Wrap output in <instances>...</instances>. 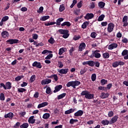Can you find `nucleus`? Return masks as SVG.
<instances>
[{"label":"nucleus","mask_w":128,"mask_h":128,"mask_svg":"<svg viewBox=\"0 0 128 128\" xmlns=\"http://www.w3.org/2000/svg\"><path fill=\"white\" fill-rule=\"evenodd\" d=\"M80 84V82L78 80H75V81H70L68 82L66 86L68 88H70V86H72L74 88H76V86H78Z\"/></svg>","instance_id":"f257e3e1"},{"label":"nucleus","mask_w":128,"mask_h":128,"mask_svg":"<svg viewBox=\"0 0 128 128\" xmlns=\"http://www.w3.org/2000/svg\"><path fill=\"white\" fill-rule=\"evenodd\" d=\"M80 94L81 96H84L85 98L87 100H92L94 97V94H90V92L88 90L82 91Z\"/></svg>","instance_id":"f03ea898"},{"label":"nucleus","mask_w":128,"mask_h":128,"mask_svg":"<svg viewBox=\"0 0 128 128\" xmlns=\"http://www.w3.org/2000/svg\"><path fill=\"white\" fill-rule=\"evenodd\" d=\"M100 50H96L95 51H92V54L91 55L88 56L89 58H100L102 55L98 53L100 52Z\"/></svg>","instance_id":"7ed1b4c3"},{"label":"nucleus","mask_w":128,"mask_h":128,"mask_svg":"<svg viewBox=\"0 0 128 128\" xmlns=\"http://www.w3.org/2000/svg\"><path fill=\"white\" fill-rule=\"evenodd\" d=\"M58 32L60 34H63L62 38H68V36H70L68 30L60 29L58 30Z\"/></svg>","instance_id":"20e7f679"},{"label":"nucleus","mask_w":128,"mask_h":128,"mask_svg":"<svg viewBox=\"0 0 128 128\" xmlns=\"http://www.w3.org/2000/svg\"><path fill=\"white\" fill-rule=\"evenodd\" d=\"M20 40L18 39H9L6 41L8 44H18Z\"/></svg>","instance_id":"39448f33"},{"label":"nucleus","mask_w":128,"mask_h":128,"mask_svg":"<svg viewBox=\"0 0 128 128\" xmlns=\"http://www.w3.org/2000/svg\"><path fill=\"white\" fill-rule=\"evenodd\" d=\"M124 62L122 61L116 62L112 64V66L113 68H118V66H124Z\"/></svg>","instance_id":"423d86ee"},{"label":"nucleus","mask_w":128,"mask_h":128,"mask_svg":"<svg viewBox=\"0 0 128 128\" xmlns=\"http://www.w3.org/2000/svg\"><path fill=\"white\" fill-rule=\"evenodd\" d=\"M114 24L110 22L108 24V27L107 28V30L108 32H112V30H114Z\"/></svg>","instance_id":"0eeeda50"},{"label":"nucleus","mask_w":128,"mask_h":128,"mask_svg":"<svg viewBox=\"0 0 128 128\" xmlns=\"http://www.w3.org/2000/svg\"><path fill=\"white\" fill-rule=\"evenodd\" d=\"M32 66L37 68H42V64H40V62H38L36 61H35L32 64Z\"/></svg>","instance_id":"6e6552de"},{"label":"nucleus","mask_w":128,"mask_h":128,"mask_svg":"<svg viewBox=\"0 0 128 128\" xmlns=\"http://www.w3.org/2000/svg\"><path fill=\"white\" fill-rule=\"evenodd\" d=\"M118 115L114 116L113 118H112L111 120L110 121V124H112L116 122H118Z\"/></svg>","instance_id":"1a4fd4ad"},{"label":"nucleus","mask_w":128,"mask_h":128,"mask_svg":"<svg viewBox=\"0 0 128 128\" xmlns=\"http://www.w3.org/2000/svg\"><path fill=\"white\" fill-rule=\"evenodd\" d=\"M50 82H52V80L48 78L43 80L41 81V84L42 86H44L45 84H50Z\"/></svg>","instance_id":"9d476101"},{"label":"nucleus","mask_w":128,"mask_h":128,"mask_svg":"<svg viewBox=\"0 0 128 128\" xmlns=\"http://www.w3.org/2000/svg\"><path fill=\"white\" fill-rule=\"evenodd\" d=\"M14 116V113L12 112H10L9 113L6 114L4 116V118H10V120H12V118Z\"/></svg>","instance_id":"9b49d317"},{"label":"nucleus","mask_w":128,"mask_h":128,"mask_svg":"<svg viewBox=\"0 0 128 128\" xmlns=\"http://www.w3.org/2000/svg\"><path fill=\"white\" fill-rule=\"evenodd\" d=\"M122 54L124 57V60H128V50H124L122 51Z\"/></svg>","instance_id":"f8f14e48"},{"label":"nucleus","mask_w":128,"mask_h":128,"mask_svg":"<svg viewBox=\"0 0 128 128\" xmlns=\"http://www.w3.org/2000/svg\"><path fill=\"white\" fill-rule=\"evenodd\" d=\"M8 18H9L8 16H4L2 18L1 22H0V26H4V22L8 20Z\"/></svg>","instance_id":"ddd939ff"},{"label":"nucleus","mask_w":128,"mask_h":128,"mask_svg":"<svg viewBox=\"0 0 128 128\" xmlns=\"http://www.w3.org/2000/svg\"><path fill=\"white\" fill-rule=\"evenodd\" d=\"M116 48H118V44L116 43H112L108 46V49L110 50Z\"/></svg>","instance_id":"4468645a"},{"label":"nucleus","mask_w":128,"mask_h":128,"mask_svg":"<svg viewBox=\"0 0 128 128\" xmlns=\"http://www.w3.org/2000/svg\"><path fill=\"white\" fill-rule=\"evenodd\" d=\"M58 72L62 74H66L68 72V68H62L58 70Z\"/></svg>","instance_id":"2eb2a0df"},{"label":"nucleus","mask_w":128,"mask_h":128,"mask_svg":"<svg viewBox=\"0 0 128 128\" xmlns=\"http://www.w3.org/2000/svg\"><path fill=\"white\" fill-rule=\"evenodd\" d=\"M62 88V85H58L54 88V90L53 91L54 93L60 92Z\"/></svg>","instance_id":"dca6fc26"},{"label":"nucleus","mask_w":128,"mask_h":128,"mask_svg":"<svg viewBox=\"0 0 128 128\" xmlns=\"http://www.w3.org/2000/svg\"><path fill=\"white\" fill-rule=\"evenodd\" d=\"M85 48H86V43L82 42L81 44H80L78 47L80 52H82V50H84Z\"/></svg>","instance_id":"f3484780"},{"label":"nucleus","mask_w":128,"mask_h":128,"mask_svg":"<svg viewBox=\"0 0 128 128\" xmlns=\"http://www.w3.org/2000/svg\"><path fill=\"white\" fill-rule=\"evenodd\" d=\"M34 118V116H31L28 119V122L32 124H34L36 122V119Z\"/></svg>","instance_id":"a211bd4d"},{"label":"nucleus","mask_w":128,"mask_h":128,"mask_svg":"<svg viewBox=\"0 0 128 128\" xmlns=\"http://www.w3.org/2000/svg\"><path fill=\"white\" fill-rule=\"evenodd\" d=\"M84 114V111L82 110H79L74 114V116H82Z\"/></svg>","instance_id":"6ab92c4d"},{"label":"nucleus","mask_w":128,"mask_h":128,"mask_svg":"<svg viewBox=\"0 0 128 128\" xmlns=\"http://www.w3.org/2000/svg\"><path fill=\"white\" fill-rule=\"evenodd\" d=\"M48 104V102H43L41 104H40L38 106V108H44V106H46Z\"/></svg>","instance_id":"aec40b11"},{"label":"nucleus","mask_w":128,"mask_h":128,"mask_svg":"<svg viewBox=\"0 0 128 128\" xmlns=\"http://www.w3.org/2000/svg\"><path fill=\"white\" fill-rule=\"evenodd\" d=\"M2 36L4 38H6L10 36V34H8V31H4L2 32Z\"/></svg>","instance_id":"412c9836"},{"label":"nucleus","mask_w":128,"mask_h":128,"mask_svg":"<svg viewBox=\"0 0 128 128\" xmlns=\"http://www.w3.org/2000/svg\"><path fill=\"white\" fill-rule=\"evenodd\" d=\"M108 93H104V92H102L100 94V98H102L103 100L104 98H108Z\"/></svg>","instance_id":"4be33fe9"},{"label":"nucleus","mask_w":128,"mask_h":128,"mask_svg":"<svg viewBox=\"0 0 128 128\" xmlns=\"http://www.w3.org/2000/svg\"><path fill=\"white\" fill-rule=\"evenodd\" d=\"M74 110H76V109L74 108H70L68 110L65 111L64 114H72V112H74Z\"/></svg>","instance_id":"5701e85b"},{"label":"nucleus","mask_w":128,"mask_h":128,"mask_svg":"<svg viewBox=\"0 0 128 128\" xmlns=\"http://www.w3.org/2000/svg\"><path fill=\"white\" fill-rule=\"evenodd\" d=\"M66 48H60L59 50V52H58V55L59 56H62L64 54V52H66Z\"/></svg>","instance_id":"b1692460"},{"label":"nucleus","mask_w":128,"mask_h":128,"mask_svg":"<svg viewBox=\"0 0 128 128\" xmlns=\"http://www.w3.org/2000/svg\"><path fill=\"white\" fill-rule=\"evenodd\" d=\"M64 22V18H59L57 19L56 22V26H60V22Z\"/></svg>","instance_id":"393cba45"},{"label":"nucleus","mask_w":128,"mask_h":128,"mask_svg":"<svg viewBox=\"0 0 128 128\" xmlns=\"http://www.w3.org/2000/svg\"><path fill=\"white\" fill-rule=\"evenodd\" d=\"M88 24H90V22L86 21L82 25V28L84 29L86 28V26H88Z\"/></svg>","instance_id":"a878e982"},{"label":"nucleus","mask_w":128,"mask_h":128,"mask_svg":"<svg viewBox=\"0 0 128 128\" xmlns=\"http://www.w3.org/2000/svg\"><path fill=\"white\" fill-rule=\"evenodd\" d=\"M50 18V16H42L40 18V20H42V22H44L46 20H48Z\"/></svg>","instance_id":"bb28decb"},{"label":"nucleus","mask_w":128,"mask_h":128,"mask_svg":"<svg viewBox=\"0 0 128 128\" xmlns=\"http://www.w3.org/2000/svg\"><path fill=\"white\" fill-rule=\"evenodd\" d=\"M6 90H10V88H12V83L10 82H6Z\"/></svg>","instance_id":"cd10ccee"},{"label":"nucleus","mask_w":128,"mask_h":128,"mask_svg":"<svg viewBox=\"0 0 128 128\" xmlns=\"http://www.w3.org/2000/svg\"><path fill=\"white\" fill-rule=\"evenodd\" d=\"M98 6L100 8H104V6H106V3H104V2H98Z\"/></svg>","instance_id":"c85d7f7f"},{"label":"nucleus","mask_w":128,"mask_h":128,"mask_svg":"<svg viewBox=\"0 0 128 128\" xmlns=\"http://www.w3.org/2000/svg\"><path fill=\"white\" fill-rule=\"evenodd\" d=\"M101 124H103V126H108V124H110V121H108V120H102L101 122Z\"/></svg>","instance_id":"c756f323"},{"label":"nucleus","mask_w":128,"mask_h":128,"mask_svg":"<svg viewBox=\"0 0 128 128\" xmlns=\"http://www.w3.org/2000/svg\"><path fill=\"white\" fill-rule=\"evenodd\" d=\"M70 26V22H65L61 24V26Z\"/></svg>","instance_id":"7c9ffc66"},{"label":"nucleus","mask_w":128,"mask_h":128,"mask_svg":"<svg viewBox=\"0 0 128 128\" xmlns=\"http://www.w3.org/2000/svg\"><path fill=\"white\" fill-rule=\"evenodd\" d=\"M104 18H106V16H104V14H101L100 16H99L98 18V22H102Z\"/></svg>","instance_id":"2f4dec72"},{"label":"nucleus","mask_w":128,"mask_h":128,"mask_svg":"<svg viewBox=\"0 0 128 128\" xmlns=\"http://www.w3.org/2000/svg\"><path fill=\"white\" fill-rule=\"evenodd\" d=\"M50 114L45 113L44 114V115L42 116V118L44 120H48V118H50Z\"/></svg>","instance_id":"473e14b6"},{"label":"nucleus","mask_w":128,"mask_h":128,"mask_svg":"<svg viewBox=\"0 0 128 128\" xmlns=\"http://www.w3.org/2000/svg\"><path fill=\"white\" fill-rule=\"evenodd\" d=\"M66 96V93H62V94H60L58 96V100H62V98H64Z\"/></svg>","instance_id":"72a5a7b5"},{"label":"nucleus","mask_w":128,"mask_h":128,"mask_svg":"<svg viewBox=\"0 0 128 128\" xmlns=\"http://www.w3.org/2000/svg\"><path fill=\"white\" fill-rule=\"evenodd\" d=\"M56 40H54V39L52 37H50V38L48 40V42L50 44H54Z\"/></svg>","instance_id":"f704fd0d"},{"label":"nucleus","mask_w":128,"mask_h":128,"mask_svg":"<svg viewBox=\"0 0 128 128\" xmlns=\"http://www.w3.org/2000/svg\"><path fill=\"white\" fill-rule=\"evenodd\" d=\"M74 52V48L72 47L69 50V54L70 56H74V53H72Z\"/></svg>","instance_id":"c9c22d12"},{"label":"nucleus","mask_w":128,"mask_h":128,"mask_svg":"<svg viewBox=\"0 0 128 128\" xmlns=\"http://www.w3.org/2000/svg\"><path fill=\"white\" fill-rule=\"evenodd\" d=\"M29 124L28 123H23L20 126V128H28L29 126Z\"/></svg>","instance_id":"e433bc0d"},{"label":"nucleus","mask_w":128,"mask_h":128,"mask_svg":"<svg viewBox=\"0 0 128 128\" xmlns=\"http://www.w3.org/2000/svg\"><path fill=\"white\" fill-rule=\"evenodd\" d=\"M103 58H110V54L108 52H105L102 54Z\"/></svg>","instance_id":"4c0bfd02"},{"label":"nucleus","mask_w":128,"mask_h":128,"mask_svg":"<svg viewBox=\"0 0 128 128\" xmlns=\"http://www.w3.org/2000/svg\"><path fill=\"white\" fill-rule=\"evenodd\" d=\"M78 122V120L77 119L72 118L70 120V124H74V122Z\"/></svg>","instance_id":"58836bf2"},{"label":"nucleus","mask_w":128,"mask_h":128,"mask_svg":"<svg viewBox=\"0 0 128 128\" xmlns=\"http://www.w3.org/2000/svg\"><path fill=\"white\" fill-rule=\"evenodd\" d=\"M87 16H88V20H92V18H93L94 16V14L92 13H88L87 14Z\"/></svg>","instance_id":"ea45409f"},{"label":"nucleus","mask_w":128,"mask_h":128,"mask_svg":"<svg viewBox=\"0 0 128 128\" xmlns=\"http://www.w3.org/2000/svg\"><path fill=\"white\" fill-rule=\"evenodd\" d=\"M91 80L92 82H94L96 80V74H92L91 76Z\"/></svg>","instance_id":"a19ab883"},{"label":"nucleus","mask_w":128,"mask_h":128,"mask_svg":"<svg viewBox=\"0 0 128 128\" xmlns=\"http://www.w3.org/2000/svg\"><path fill=\"white\" fill-rule=\"evenodd\" d=\"M108 83V80L105 79H102L100 80V84L102 86H104V84H106Z\"/></svg>","instance_id":"79ce46f5"},{"label":"nucleus","mask_w":128,"mask_h":128,"mask_svg":"<svg viewBox=\"0 0 128 128\" xmlns=\"http://www.w3.org/2000/svg\"><path fill=\"white\" fill-rule=\"evenodd\" d=\"M36 75L32 76L30 78V82H34V80H36Z\"/></svg>","instance_id":"37998d69"},{"label":"nucleus","mask_w":128,"mask_h":128,"mask_svg":"<svg viewBox=\"0 0 128 128\" xmlns=\"http://www.w3.org/2000/svg\"><path fill=\"white\" fill-rule=\"evenodd\" d=\"M88 64L90 66H94V62L92 60L88 61Z\"/></svg>","instance_id":"c03bdc74"},{"label":"nucleus","mask_w":128,"mask_h":128,"mask_svg":"<svg viewBox=\"0 0 128 128\" xmlns=\"http://www.w3.org/2000/svg\"><path fill=\"white\" fill-rule=\"evenodd\" d=\"M46 92L47 94H50L52 92V89L50 88V87H48L46 88Z\"/></svg>","instance_id":"a18cd8bd"},{"label":"nucleus","mask_w":128,"mask_h":128,"mask_svg":"<svg viewBox=\"0 0 128 128\" xmlns=\"http://www.w3.org/2000/svg\"><path fill=\"white\" fill-rule=\"evenodd\" d=\"M64 10H66V8H64V5H60L59 8V11L60 12H64Z\"/></svg>","instance_id":"49530a36"},{"label":"nucleus","mask_w":128,"mask_h":128,"mask_svg":"<svg viewBox=\"0 0 128 128\" xmlns=\"http://www.w3.org/2000/svg\"><path fill=\"white\" fill-rule=\"evenodd\" d=\"M18 92H26V90L24 88H18Z\"/></svg>","instance_id":"de8ad7c7"},{"label":"nucleus","mask_w":128,"mask_h":128,"mask_svg":"<svg viewBox=\"0 0 128 128\" xmlns=\"http://www.w3.org/2000/svg\"><path fill=\"white\" fill-rule=\"evenodd\" d=\"M96 36H98V34H96V32H92L90 34V36L92 38H96Z\"/></svg>","instance_id":"09e8293b"},{"label":"nucleus","mask_w":128,"mask_h":128,"mask_svg":"<svg viewBox=\"0 0 128 128\" xmlns=\"http://www.w3.org/2000/svg\"><path fill=\"white\" fill-rule=\"evenodd\" d=\"M13 128H20V122H17L14 126Z\"/></svg>","instance_id":"8fccbe9b"},{"label":"nucleus","mask_w":128,"mask_h":128,"mask_svg":"<svg viewBox=\"0 0 128 128\" xmlns=\"http://www.w3.org/2000/svg\"><path fill=\"white\" fill-rule=\"evenodd\" d=\"M77 3H78V1L76 0H74L72 4L70 6V8H74V6H76V4Z\"/></svg>","instance_id":"3c124183"},{"label":"nucleus","mask_w":128,"mask_h":128,"mask_svg":"<svg viewBox=\"0 0 128 128\" xmlns=\"http://www.w3.org/2000/svg\"><path fill=\"white\" fill-rule=\"evenodd\" d=\"M128 16H125L122 18V22H128Z\"/></svg>","instance_id":"603ef678"},{"label":"nucleus","mask_w":128,"mask_h":128,"mask_svg":"<svg viewBox=\"0 0 128 128\" xmlns=\"http://www.w3.org/2000/svg\"><path fill=\"white\" fill-rule=\"evenodd\" d=\"M52 56H54L52 54H49L45 58V60H50Z\"/></svg>","instance_id":"864d4df0"},{"label":"nucleus","mask_w":128,"mask_h":128,"mask_svg":"<svg viewBox=\"0 0 128 128\" xmlns=\"http://www.w3.org/2000/svg\"><path fill=\"white\" fill-rule=\"evenodd\" d=\"M22 78H24V76H18L15 78V80H16V82H18L20 80H22Z\"/></svg>","instance_id":"5fc2aeb1"},{"label":"nucleus","mask_w":128,"mask_h":128,"mask_svg":"<svg viewBox=\"0 0 128 128\" xmlns=\"http://www.w3.org/2000/svg\"><path fill=\"white\" fill-rule=\"evenodd\" d=\"M42 12H44V8L42 6L40 7L39 10H37V12H38V14H42Z\"/></svg>","instance_id":"6e6d98bb"},{"label":"nucleus","mask_w":128,"mask_h":128,"mask_svg":"<svg viewBox=\"0 0 128 128\" xmlns=\"http://www.w3.org/2000/svg\"><path fill=\"white\" fill-rule=\"evenodd\" d=\"M4 93H1L0 94V100H4Z\"/></svg>","instance_id":"4d7b16f0"},{"label":"nucleus","mask_w":128,"mask_h":128,"mask_svg":"<svg viewBox=\"0 0 128 128\" xmlns=\"http://www.w3.org/2000/svg\"><path fill=\"white\" fill-rule=\"evenodd\" d=\"M96 8V2H92L90 4V8H92V10L93 8Z\"/></svg>","instance_id":"13d9d810"},{"label":"nucleus","mask_w":128,"mask_h":128,"mask_svg":"<svg viewBox=\"0 0 128 128\" xmlns=\"http://www.w3.org/2000/svg\"><path fill=\"white\" fill-rule=\"evenodd\" d=\"M32 36L33 40H36L38 38V34H32Z\"/></svg>","instance_id":"bf43d9fd"},{"label":"nucleus","mask_w":128,"mask_h":128,"mask_svg":"<svg viewBox=\"0 0 128 128\" xmlns=\"http://www.w3.org/2000/svg\"><path fill=\"white\" fill-rule=\"evenodd\" d=\"M122 42L124 44H127V42H128V38H122Z\"/></svg>","instance_id":"052dcab7"},{"label":"nucleus","mask_w":128,"mask_h":128,"mask_svg":"<svg viewBox=\"0 0 128 128\" xmlns=\"http://www.w3.org/2000/svg\"><path fill=\"white\" fill-rule=\"evenodd\" d=\"M58 64H59L60 68H64V64H62V62L58 61Z\"/></svg>","instance_id":"680f3d73"},{"label":"nucleus","mask_w":128,"mask_h":128,"mask_svg":"<svg viewBox=\"0 0 128 128\" xmlns=\"http://www.w3.org/2000/svg\"><path fill=\"white\" fill-rule=\"evenodd\" d=\"M53 78L55 82H58V75L56 74H53Z\"/></svg>","instance_id":"e2e57ef3"},{"label":"nucleus","mask_w":128,"mask_h":128,"mask_svg":"<svg viewBox=\"0 0 128 128\" xmlns=\"http://www.w3.org/2000/svg\"><path fill=\"white\" fill-rule=\"evenodd\" d=\"M80 36H75L73 38V40H80Z\"/></svg>","instance_id":"0e129e2a"},{"label":"nucleus","mask_w":128,"mask_h":128,"mask_svg":"<svg viewBox=\"0 0 128 128\" xmlns=\"http://www.w3.org/2000/svg\"><path fill=\"white\" fill-rule=\"evenodd\" d=\"M82 6V1H80L77 4V7L78 8H80Z\"/></svg>","instance_id":"69168bd1"},{"label":"nucleus","mask_w":128,"mask_h":128,"mask_svg":"<svg viewBox=\"0 0 128 128\" xmlns=\"http://www.w3.org/2000/svg\"><path fill=\"white\" fill-rule=\"evenodd\" d=\"M114 116V112L112 111H110L108 113V116L109 118H112Z\"/></svg>","instance_id":"338daca9"},{"label":"nucleus","mask_w":128,"mask_h":128,"mask_svg":"<svg viewBox=\"0 0 128 128\" xmlns=\"http://www.w3.org/2000/svg\"><path fill=\"white\" fill-rule=\"evenodd\" d=\"M0 88H4V90H6V84L4 83H0Z\"/></svg>","instance_id":"774afa93"}]
</instances>
